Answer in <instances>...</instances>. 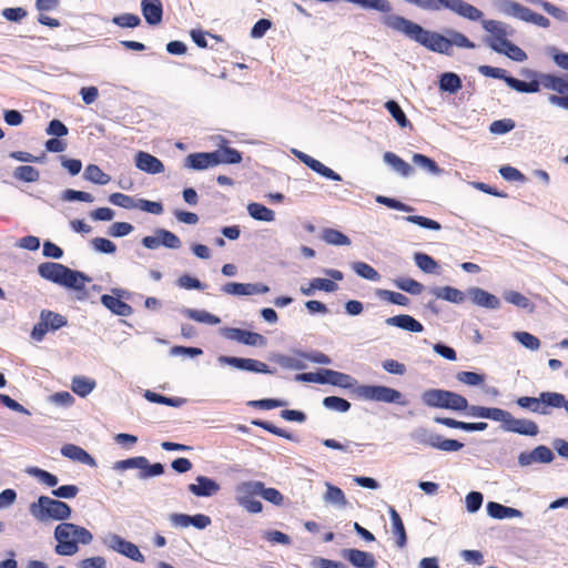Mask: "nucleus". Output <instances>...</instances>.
Returning a JSON list of instances; mask_svg holds the SVG:
<instances>
[{
  "label": "nucleus",
  "mask_w": 568,
  "mask_h": 568,
  "mask_svg": "<svg viewBox=\"0 0 568 568\" xmlns=\"http://www.w3.org/2000/svg\"><path fill=\"white\" fill-rule=\"evenodd\" d=\"M388 14L382 17L381 23L385 27L403 33L410 40L416 41L426 49L449 55V43L447 38L440 33L424 29L422 26L397 14Z\"/></svg>",
  "instance_id": "nucleus-1"
},
{
  "label": "nucleus",
  "mask_w": 568,
  "mask_h": 568,
  "mask_svg": "<svg viewBox=\"0 0 568 568\" xmlns=\"http://www.w3.org/2000/svg\"><path fill=\"white\" fill-rule=\"evenodd\" d=\"M53 536L57 540L55 554L68 557L79 551V544L89 545L93 540V535L87 528L72 523L59 524Z\"/></svg>",
  "instance_id": "nucleus-2"
},
{
  "label": "nucleus",
  "mask_w": 568,
  "mask_h": 568,
  "mask_svg": "<svg viewBox=\"0 0 568 568\" xmlns=\"http://www.w3.org/2000/svg\"><path fill=\"white\" fill-rule=\"evenodd\" d=\"M29 511L39 523L63 521L69 519L72 513L67 503L48 496H40L37 501L31 503Z\"/></svg>",
  "instance_id": "nucleus-3"
},
{
  "label": "nucleus",
  "mask_w": 568,
  "mask_h": 568,
  "mask_svg": "<svg viewBox=\"0 0 568 568\" xmlns=\"http://www.w3.org/2000/svg\"><path fill=\"white\" fill-rule=\"evenodd\" d=\"M422 402L424 405L434 408H445L452 410H465L467 408V399L454 392L430 388L422 393Z\"/></svg>",
  "instance_id": "nucleus-4"
},
{
  "label": "nucleus",
  "mask_w": 568,
  "mask_h": 568,
  "mask_svg": "<svg viewBox=\"0 0 568 568\" xmlns=\"http://www.w3.org/2000/svg\"><path fill=\"white\" fill-rule=\"evenodd\" d=\"M262 481L245 480L240 481L234 488V499L239 506L250 514H258L263 505L255 497L260 496Z\"/></svg>",
  "instance_id": "nucleus-5"
},
{
  "label": "nucleus",
  "mask_w": 568,
  "mask_h": 568,
  "mask_svg": "<svg viewBox=\"0 0 568 568\" xmlns=\"http://www.w3.org/2000/svg\"><path fill=\"white\" fill-rule=\"evenodd\" d=\"M356 394L367 400L382 402L387 404L406 405L403 394L397 389L382 385H361Z\"/></svg>",
  "instance_id": "nucleus-6"
},
{
  "label": "nucleus",
  "mask_w": 568,
  "mask_h": 568,
  "mask_svg": "<svg viewBox=\"0 0 568 568\" xmlns=\"http://www.w3.org/2000/svg\"><path fill=\"white\" fill-rule=\"evenodd\" d=\"M483 28L490 37L486 40L487 44L495 51V48L501 49L507 43L508 37H511L514 30L510 26L498 20H483Z\"/></svg>",
  "instance_id": "nucleus-7"
},
{
  "label": "nucleus",
  "mask_w": 568,
  "mask_h": 568,
  "mask_svg": "<svg viewBox=\"0 0 568 568\" xmlns=\"http://www.w3.org/2000/svg\"><path fill=\"white\" fill-rule=\"evenodd\" d=\"M219 333L230 341H235L247 346L264 347L267 344L266 337L262 334L241 328L222 327Z\"/></svg>",
  "instance_id": "nucleus-8"
},
{
  "label": "nucleus",
  "mask_w": 568,
  "mask_h": 568,
  "mask_svg": "<svg viewBox=\"0 0 568 568\" xmlns=\"http://www.w3.org/2000/svg\"><path fill=\"white\" fill-rule=\"evenodd\" d=\"M217 363L220 365H230L241 371L272 374V371H270L267 365L257 359L221 355L217 357Z\"/></svg>",
  "instance_id": "nucleus-9"
},
{
  "label": "nucleus",
  "mask_w": 568,
  "mask_h": 568,
  "mask_svg": "<svg viewBox=\"0 0 568 568\" xmlns=\"http://www.w3.org/2000/svg\"><path fill=\"white\" fill-rule=\"evenodd\" d=\"M222 292L227 295L248 296L255 294H265L270 292V287L262 283L230 282L222 286Z\"/></svg>",
  "instance_id": "nucleus-10"
},
{
  "label": "nucleus",
  "mask_w": 568,
  "mask_h": 568,
  "mask_svg": "<svg viewBox=\"0 0 568 568\" xmlns=\"http://www.w3.org/2000/svg\"><path fill=\"white\" fill-rule=\"evenodd\" d=\"M555 455L550 448L540 445L531 452H523L518 455V464L521 467H528L535 463L549 464L554 460Z\"/></svg>",
  "instance_id": "nucleus-11"
},
{
  "label": "nucleus",
  "mask_w": 568,
  "mask_h": 568,
  "mask_svg": "<svg viewBox=\"0 0 568 568\" xmlns=\"http://www.w3.org/2000/svg\"><path fill=\"white\" fill-rule=\"evenodd\" d=\"M271 359L278 364L282 368L301 371L306 368V352L298 349L293 351L291 354H274Z\"/></svg>",
  "instance_id": "nucleus-12"
},
{
  "label": "nucleus",
  "mask_w": 568,
  "mask_h": 568,
  "mask_svg": "<svg viewBox=\"0 0 568 568\" xmlns=\"http://www.w3.org/2000/svg\"><path fill=\"white\" fill-rule=\"evenodd\" d=\"M467 295L470 297L475 305L485 307L487 310L495 311L499 310L501 306L500 300L496 295L480 287H469L467 290Z\"/></svg>",
  "instance_id": "nucleus-13"
},
{
  "label": "nucleus",
  "mask_w": 568,
  "mask_h": 568,
  "mask_svg": "<svg viewBox=\"0 0 568 568\" xmlns=\"http://www.w3.org/2000/svg\"><path fill=\"white\" fill-rule=\"evenodd\" d=\"M135 166L148 174H159L164 172V164L156 156L139 151L134 158Z\"/></svg>",
  "instance_id": "nucleus-14"
},
{
  "label": "nucleus",
  "mask_w": 568,
  "mask_h": 568,
  "mask_svg": "<svg viewBox=\"0 0 568 568\" xmlns=\"http://www.w3.org/2000/svg\"><path fill=\"white\" fill-rule=\"evenodd\" d=\"M187 488L196 497H212L221 489L217 481L206 476H197L195 483L190 484Z\"/></svg>",
  "instance_id": "nucleus-15"
},
{
  "label": "nucleus",
  "mask_w": 568,
  "mask_h": 568,
  "mask_svg": "<svg viewBox=\"0 0 568 568\" xmlns=\"http://www.w3.org/2000/svg\"><path fill=\"white\" fill-rule=\"evenodd\" d=\"M342 556L356 568H375L377 564L371 552L359 549H344Z\"/></svg>",
  "instance_id": "nucleus-16"
},
{
  "label": "nucleus",
  "mask_w": 568,
  "mask_h": 568,
  "mask_svg": "<svg viewBox=\"0 0 568 568\" xmlns=\"http://www.w3.org/2000/svg\"><path fill=\"white\" fill-rule=\"evenodd\" d=\"M321 384H331L343 388H352L357 384V382L348 374L333 369H322Z\"/></svg>",
  "instance_id": "nucleus-17"
},
{
  "label": "nucleus",
  "mask_w": 568,
  "mask_h": 568,
  "mask_svg": "<svg viewBox=\"0 0 568 568\" xmlns=\"http://www.w3.org/2000/svg\"><path fill=\"white\" fill-rule=\"evenodd\" d=\"M504 430L525 436H536L539 432V428L538 425L530 419L515 418L513 415H510Z\"/></svg>",
  "instance_id": "nucleus-18"
},
{
  "label": "nucleus",
  "mask_w": 568,
  "mask_h": 568,
  "mask_svg": "<svg viewBox=\"0 0 568 568\" xmlns=\"http://www.w3.org/2000/svg\"><path fill=\"white\" fill-rule=\"evenodd\" d=\"M322 272L329 278H313V287H316V290L324 291L327 293L336 292L338 290V285L336 284V282L342 281L344 278L343 273L335 268H324Z\"/></svg>",
  "instance_id": "nucleus-19"
},
{
  "label": "nucleus",
  "mask_w": 568,
  "mask_h": 568,
  "mask_svg": "<svg viewBox=\"0 0 568 568\" xmlns=\"http://www.w3.org/2000/svg\"><path fill=\"white\" fill-rule=\"evenodd\" d=\"M65 271L67 266L53 262H45L38 266V273L42 278L59 285L63 282Z\"/></svg>",
  "instance_id": "nucleus-20"
},
{
  "label": "nucleus",
  "mask_w": 568,
  "mask_h": 568,
  "mask_svg": "<svg viewBox=\"0 0 568 568\" xmlns=\"http://www.w3.org/2000/svg\"><path fill=\"white\" fill-rule=\"evenodd\" d=\"M385 324L410 333H420L424 329V326L420 322L407 314L387 317L385 320Z\"/></svg>",
  "instance_id": "nucleus-21"
},
{
  "label": "nucleus",
  "mask_w": 568,
  "mask_h": 568,
  "mask_svg": "<svg viewBox=\"0 0 568 568\" xmlns=\"http://www.w3.org/2000/svg\"><path fill=\"white\" fill-rule=\"evenodd\" d=\"M494 6L499 13L521 21H525L528 11L527 7H524L513 0H496Z\"/></svg>",
  "instance_id": "nucleus-22"
},
{
  "label": "nucleus",
  "mask_w": 568,
  "mask_h": 568,
  "mask_svg": "<svg viewBox=\"0 0 568 568\" xmlns=\"http://www.w3.org/2000/svg\"><path fill=\"white\" fill-rule=\"evenodd\" d=\"M216 165L213 152L192 153L185 158V166L192 170H205Z\"/></svg>",
  "instance_id": "nucleus-23"
},
{
  "label": "nucleus",
  "mask_w": 568,
  "mask_h": 568,
  "mask_svg": "<svg viewBox=\"0 0 568 568\" xmlns=\"http://www.w3.org/2000/svg\"><path fill=\"white\" fill-rule=\"evenodd\" d=\"M141 9L149 24H159L162 21L163 8L161 0H142Z\"/></svg>",
  "instance_id": "nucleus-24"
},
{
  "label": "nucleus",
  "mask_w": 568,
  "mask_h": 568,
  "mask_svg": "<svg viewBox=\"0 0 568 568\" xmlns=\"http://www.w3.org/2000/svg\"><path fill=\"white\" fill-rule=\"evenodd\" d=\"M487 514L495 519L521 518L524 515L519 509L489 501L486 506Z\"/></svg>",
  "instance_id": "nucleus-25"
},
{
  "label": "nucleus",
  "mask_w": 568,
  "mask_h": 568,
  "mask_svg": "<svg viewBox=\"0 0 568 568\" xmlns=\"http://www.w3.org/2000/svg\"><path fill=\"white\" fill-rule=\"evenodd\" d=\"M539 83L545 89L556 91L559 94L568 93V75L558 77L551 73H544L539 75Z\"/></svg>",
  "instance_id": "nucleus-26"
},
{
  "label": "nucleus",
  "mask_w": 568,
  "mask_h": 568,
  "mask_svg": "<svg viewBox=\"0 0 568 568\" xmlns=\"http://www.w3.org/2000/svg\"><path fill=\"white\" fill-rule=\"evenodd\" d=\"M326 490L323 495V501L335 506L337 508H345L348 505V500L344 494V491L337 487L332 485L331 483L324 484Z\"/></svg>",
  "instance_id": "nucleus-27"
},
{
  "label": "nucleus",
  "mask_w": 568,
  "mask_h": 568,
  "mask_svg": "<svg viewBox=\"0 0 568 568\" xmlns=\"http://www.w3.org/2000/svg\"><path fill=\"white\" fill-rule=\"evenodd\" d=\"M61 454L64 457L70 458L71 460L79 462L81 464L89 466H95V460L93 459V457L90 454H88L83 448L77 445H64L61 448Z\"/></svg>",
  "instance_id": "nucleus-28"
},
{
  "label": "nucleus",
  "mask_w": 568,
  "mask_h": 568,
  "mask_svg": "<svg viewBox=\"0 0 568 568\" xmlns=\"http://www.w3.org/2000/svg\"><path fill=\"white\" fill-rule=\"evenodd\" d=\"M101 303L104 307L110 310L112 313L119 315V316H130L133 313L132 307L121 301L119 297L104 294L101 296Z\"/></svg>",
  "instance_id": "nucleus-29"
},
{
  "label": "nucleus",
  "mask_w": 568,
  "mask_h": 568,
  "mask_svg": "<svg viewBox=\"0 0 568 568\" xmlns=\"http://www.w3.org/2000/svg\"><path fill=\"white\" fill-rule=\"evenodd\" d=\"M430 293L435 295L436 298H440L454 304H462L466 296L464 292L453 286L434 287L430 290Z\"/></svg>",
  "instance_id": "nucleus-30"
},
{
  "label": "nucleus",
  "mask_w": 568,
  "mask_h": 568,
  "mask_svg": "<svg viewBox=\"0 0 568 568\" xmlns=\"http://www.w3.org/2000/svg\"><path fill=\"white\" fill-rule=\"evenodd\" d=\"M90 281L91 278L87 276L84 273L67 267L65 275L61 286L72 288L75 291H81L84 288L85 283H89Z\"/></svg>",
  "instance_id": "nucleus-31"
},
{
  "label": "nucleus",
  "mask_w": 568,
  "mask_h": 568,
  "mask_svg": "<svg viewBox=\"0 0 568 568\" xmlns=\"http://www.w3.org/2000/svg\"><path fill=\"white\" fill-rule=\"evenodd\" d=\"M434 420L436 423L443 424L447 427L463 429L466 432H483L488 427V424L484 423V422L465 423V422H459V420H456L453 418H447V417H445V418L436 417Z\"/></svg>",
  "instance_id": "nucleus-32"
},
{
  "label": "nucleus",
  "mask_w": 568,
  "mask_h": 568,
  "mask_svg": "<svg viewBox=\"0 0 568 568\" xmlns=\"http://www.w3.org/2000/svg\"><path fill=\"white\" fill-rule=\"evenodd\" d=\"M384 162L389 165L396 173L403 178H407L413 173V168L393 152H385L383 155Z\"/></svg>",
  "instance_id": "nucleus-33"
},
{
  "label": "nucleus",
  "mask_w": 568,
  "mask_h": 568,
  "mask_svg": "<svg viewBox=\"0 0 568 568\" xmlns=\"http://www.w3.org/2000/svg\"><path fill=\"white\" fill-rule=\"evenodd\" d=\"M438 436L439 434L426 427H417L409 435L413 442L419 445L429 446L432 448H435V444H437Z\"/></svg>",
  "instance_id": "nucleus-34"
},
{
  "label": "nucleus",
  "mask_w": 568,
  "mask_h": 568,
  "mask_svg": "<svg viewBox=\"0 0 568 568\" xmlns=\"http://www.w3.org/2000/svg\"><path fill=\"white\" fill-rule=\"evenodd\" d=\"M246 210L248 215L256 221L273 222L275 220L274 211L263 204L251 202L247 204Z\"/></svg>",
  "instance_id": "nucleus-35"
},
{
  "label": "nucleus",
  "mask_w": 568,
  "mask_h": 568,
  "mask_svg": "<svg viewBox=\"0 0 568 568\" xmlns=\"http://www.w3.org/2000/svg\"><path fill=\"white\" fill-rule=\"evenodd\" d=\"M182 314L187 318H191L195 322L207 324V325H217L221 323V318L216 315H213L204 310H194V308H184Z\"/></svg>",
  "instance_id": "nucleus-36"
},
{
  "label": "nucleus",
  "mask_w": 568,
  "mask_h": 568,
  "mask_svg": "<svg viewBox=\"0 0 568 568\" xmlns=\"http://www.w3.org/2000/svg\"><path fill=\"white\" fill-rule=\"evenodd\" d=\"M95 385L94 379L84 376H74L71 381V389L80 397H87Z\"/></svg>",
  "instance_id": "nucleus-37"
},
{
  "label": "nucleus",
  "mask_w": 568,
  "mask_h": 568,
  "mask_svg": "<svg viewBox=\"0 0 568 568\" xmlns=\"http://www.w3.org/2000/svg\"><path fill=\"white\" fill-rule=\"evenodd\" d=\"M214 158L216 165L219 164H236L242 161L241 153L232 148H220V150L214 151Z\"/></svg>",
  "instance_id": "nucleus-38"
},
{
  "label": "nucleus",
  "mask_w": 568,
  "mask_h": 568,
  "mask_svg": "<svg viewBox=\"0 0 568 568\" xmlns=\"http://www.w3.org/2000/svg\"><path fill=\"white\" fill-rule=\"evenodd\" d=\"M321 237L325 243L329 245L346 246L351 244V240L347 235H345L338 230L331 227L324 229L322 231Z\"/></svg>",
  "instance_id": "nucleus-39"
},
{
  "label": "nucleus",
  "mask_w": 568,
  "mask_h": 568,
  "mask_svg": "<svg viewBox=\"0 0 568 568\" xmlns=\"http://www.w3.org/2000/svg\"><path fill=\"white\" fill-rule=\"evenodd\" d=\"M414 261L418 268L424 273L439 274V265L430 255L420 252L415 253Z\"/></svg>",
  "instance_id": "nucleus-40"
},
{
  "label": "nucleus",
  "mask_w": 568,
  "mask_h": 568,
  "mask_svg": "<svg viewBox=\"0 0 568 568\" xmlns=\"http://www.w3.org/2000/svg\"><path fill=\"white\" fill-rule=\"evenodd\" d=\"M412 161L416 166L430 173L432 175L438 176L443 173V170L436 164V162L424 154H413Z\"/></svg>",
  "instance_id": "nucleus-41"
},
{
  "label": "nucleus",
  "mask_w": 568,
  "mask_h": 568,
  "mask_svg": "<svg viewBox=\"0 0 568 568\" xmlns=\"http://www.w3.org/2000/svg\"><path fill=\"white\" fill-rule=\"evenodd\" d=\"M385 108L389 112L392 118L396 121V123L398 124L399 128L406 129L408 126L409 128L412 126L405 112L403 111V109L396 101L389 100V101L385 102Z\"/></svg>",
  "instance_id": "nucleus-42"
},
{
  "label": "nucleus",
  "mask_w": 568,
  "mask_h": 568,
  "mask_svg": "<svg viewBox=\"0 0 568 568\" xmlns=\"http://www.w3.org/2000/svg\"><path fill=\"white\" fill-rule=\"evenodd\" d=\"M83 178L94 184L105 185L111 181L110 175L104 173L98 165L89 164L83 173Z\"/></svg>",
  "instance_id": "nucleus-43"
},
{
  "label": "nucleus",
  "mask_w": 568,
  "mask_h": 568,
  "mask_svg": "<svg viewBox=\"0 0 568 568\" xmlns=\"http://www.w3.org/2000/svg\"><path fill=\"white\" fill-rule=\"evenodd\" d=\"M462 88L460 78L453 72H445L439 79V89L445 92L456 93Z\"/></svg>",
  "instance_id": "nucleus-44"
},
{
  "label": "nucleus",
  "mask_w": 568,
  "mask_h": 568,
  "mask_svg": "<svg viewBox=\"0 0 568 568\" xmlns=\"http://www.w3.org/2000/svg\"><path fill=\"white\" fill-rule=\"evenodd\" d=\"M506 84L511 88L513 90H516L518 92L523 93H537L540 90V83L539 81H530V82H524L516 78H508L506 79Z\"/></svg>",
  "instance_id": "nucleus-45"
},
{
  "label": "nucleus",
  "mask_w": 568,
  "mask_h": 568,
  "mask_svg": "<svg viewBox=\"0 0 568 568\" xmlns=\"http://www.w3.org/2000/svg\"><path fill=\"white\" fill-rule=\"evenodd\" d=\"M517 405L521 408L528 409L532 413L547 415L549 412L548 409L542 406V403L539 397H529V396H523L517 398L516 400Z\"/></svg>",
  "instance_id": "nucleus-46"
},
{
  "label": "nucleus",
  "mask_w": 568,
  "mask_h": 568,
  "mask_svg": "<svg viewBox=\"0 0 568 568\" xmlns=\"http://www.w3.org/2000/svg\"><path fill=\"white\" fill-rule=\"evenodd\" d=\"M352 270L361 277L377 282L381 280L379 273L369 264L365 262H353L352 263Z\"/></svg>",
  "instance_id": "nucleus-47"
},
{
  "label": "nucleus",
  "mask_w": 568,
  "mask_h": 568,
  "mask_svg": "<svg viewBox=\"0 0 568 568\" xmlns=\"http://www.w3.org/2000/svg\"><path fill=\"white\" fill-rule=\"evenodd\" d=\"M503 297L507 303L513 304L519 308L529 311H532L534 308L531 302L525 295L517 291H505Z\"/></svg>",
  "instance_id": "nucleus-48"
},
{
  "label": "nucleus",
  "mask_w": 568,
  "mask_h": 568,
  "mask_svg": "<svg viewBox=\"0 0 568 568\" xmlns=\"http://www.w3.org/2000/svg\"><path fill=\"white\" fill-rule=\"evenodd\" d=\"M13 178L22 182L33 183L39 180L40 172L31 165H21L14 169Z\"/></svg>",
  "instance_id": "nucleus-49"
},
{
  "label": "nucleus",
  "mask_w": 568,
  "mask_h": 568,
  "mask_svg": "<svg viewBox=\"0 0 568 568\" xmlns=\"http://www.w3.org/2000/svg\"><path fill=\"white\" fill-rule=\"evenodd\" d=\"M146 458L143 456L131 457L123 460H118L113 464L114 470H126V469H139L142 471V468H145Z\"/></svg>",
  "instance_id": "nucleus-50"
},
{
  "label": "nucleus",
  "mask_w": 568,
  "mask_h": 568,
  "mask_svg": "<svg viewBox=\"0 0 568 568\" xmlns=\"http://www.w3.org/2000/svg\"><path fill=\"white\" fill-rule=\"evenodd\" d=\"M40 320L44 321L51 331H57L68 323L67 318L61 314L47 310L40 313Z\"/></svg>",
  "instance_id": "nucleus-51"
},
{
  "label": "nucleus",
  "mask_w": 568,
  "mask_h": 568,
  "mask_svg": "<svg viewBox=\"0 0 568 568\" xmlns=\"http://www.w3.org/2000/svg\"><path fill=\"white\" fill-rule=\"evenodd\" d=\"M504 44L505 45L501 49L495 48V52L503 53L516 62H523L527 59V54L518 45L514 44L510 41Z\"/></svg>",
  "instance_id": "nucleus-52"
},
{
  "label": "nucleus",
  "mask_w": 568,
  "mask_h": 568,
  "mask_svg": "<svg viewBox=\"0 0 568 568\" xmlns=\"http://www.w3.org/2000/svg\"><path fill=\"white\" fill-rule=\"evenodd\" d=\"M392 526L394 534L398 537L397 545L398 547H404L406 544V534L403 521L398 515V513L392 507L389 509Z\"/></svg>",
  "instance_id": "nucleus-53"
},
{
  "label": "nucleus",
  "mask_w": 568,
  "mask_h": 568,
  "mask_svg": "<svg viewBox=\"0 0 568 568\" xmlns=\"http://www.w3.org/2000/svg\"><path fill=\"white\" fill-rule=\"evenodd\" d=\"M448 38L447 41L449 43V55L452 54V47L456 45L458 48H466V49H474L476 45L474 42H471L465 34L455 31V30H448Z\"/></svg>",
  "instance_id": "nucleus-54"
},
{
  "label": "nucleus",
  "mask_w": 568,
  "mask_h": 568,
  "mask_svg": "<svg viewBox=\"0 0 568 568\" xmlns=\"http://www.w3.org/2000/svg\"><path fill=\"white\" fill-rule=\"evenodd\" d=\"M540 400L542 406L552 408H561L566 404V398L562 394L556 392H542L540 393Z\"/></svg>",
  "instance_id": "nucleus-55"
},
{
  "label": "nucleus",
  "mask_w": 568,
  "mask_h": 568,
  "mask_svg": "<svg viewBox=\"0 0 568 568\" xmlns=\"http://www.w3.org/2000/svg\"><path fill=\"white\" fill-rule=\"evenodd\" d=\"M513 337L529 351H537L540 347V341L528 332H514Z\"/></svg>",
  "instance_id": "nucleus-56"
},
{
  "label": "nucleus",
  "mask_w": 568,
  "mask_h": 568,
  "mask_svg": "<svg viewBox=\"0 0 568 568\" xmlns=\"http://www.w3.org/2000/svg\"><path fill=\"white\" fill-rule=\"evenodd\" d=\"M27 473L49 487H54L58 485V481H59L58 477L47 470L41 469V468L30 467L27 470Z\"/></svg>",
  "instance_id": "nucleus-57"
},
{
  "label": "nucleus",
  "mask_w": 568,
  "mask_h": 568,
  "mask_svg": "<svg viewBox=\"0 0 568 568\" xmlns=\"http://www.w3.org/2000/svg\"><path fill=\"white\" fill-rule=\"evenodd\" d=\"M116 552H119L134 561H138V562H143L145 560L144 556L139 550V548L133 542L128 541L125 539L122 542V545L119 547Z\"/></svg>",
  "instance_id": "nucleus-58"
},
{
  "label": "nucleus",
  "mask_w": 568,
  "mask_h": 568,
  "mask_svg": "<svg viewBox=\"0 0 568 568\" xmlns=\"http://www.w3.org/2000/svg\"><path fill=\"white\" fill-rule=\"evenodd\" d=\"M156 234H160L162 246L171 250H178L182 246V241L178 235L165 229H156Z\"/></svg>",
  "instance_id": "nucleus-59"
},
{
  "label": "nucleus",
  "mask_w": 568,
  "mask_h": 568,
  "mask_svg": "<svg viewBox=\"0 0 568 568\" xmlns=\"http://www.w3.org/2000/svg\"><path fill=\"white\" fill-rule=\"evenodd\" d=\"M376 294L382 300L390 302L396 305L407 306L409 303V298L406 295L398 293V292H393V291H388V290H378L376 292Z\"/></svg>",
  "instance_id": "nucleus-60"
},
{
  "label": "nucleus",
  "mask_w": 568,
  "mask_h": 568,
  "mask_svg": "<svg viewBox=\"0 0 568 568\" xmlns=\"http://www.w3.org/2000/svg\"><path fill=\"white\" fill-rule=\"evenodd\" d=\"M395 286L398 287L402 291H405L409 294L418 295L423 292L424 285L419 282L406 277V278H398L395 281Z\"/></svg>",
  "instance_id": "nucleus-61"
},
{
  "label": "nucleus",
  "mask_w": 568,
  "mask_h": 568,
  "mask_svg": "<svg viewBox=\"0 0 568 568\" xmlns=\"http://www.w3.org/2000/svg\"><path fill=\"white\" fill-rule=\"evenodd\" d=\"M323 405L332 410L346 413L351 408V403L342 397L327 396L323 399Z\"/></svg>",
  "instance_id": "nucleus-62"
},
{
  "label": "nucleus",
  "mask_w": 568,
  "mask_h": 568,
  "mask_svg": "<svg viewBox=\"0 0 568 568\" xmlns=\"http://www.w3.org/2000/svg\"><path fill=\"white\" fill-rule=\"evenodd\" d=\"M545 53L554 60L558 68L568 71V53L559 51L554 45L546 47Z\"/></svg>",
  "instance_id": "nucleus-63"
},
{
  "label": "nucleus",
  "mask_w": 568,
  "mask_h": 568,
  "mask_svg": "<svg viewBox=\"0 0 568 568\" xmlns=\"http://www.w3.org/2000/svg\"><path fill=\"white\" fill-rule=\"evenodd\" d=\"M308 168L326 179L333 181H342V176L338 173L334 172L332 169L327 168L326 165H324L322 162L314 158L310 163Z\"/></svg>",
  "instance_id": "nucleus-64"
}]
</instances>
